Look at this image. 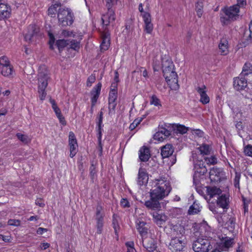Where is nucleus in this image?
<instances>
[{
  "label": "nucleus",
  "instance_id": "nucleus-3",
  "mask_svg": "<svg viewBox=\"0 0 252 252\" xmlns=\"http://www.w3.org/2000/svg\"><path fill=\"white\" fill-rule=\"evenodd\" d=\"M224 14L220 16V21L224 25L228 24L229 22L237 20L239 17V9L238 5H234L222 10Z\"/></svg>",
  "mask_w": 252,
  "mask_h": 252
},
{
  "label": "nucleus",
  "instance_id": "nucleus-60",
  "mask_svg": "<svg viewBox=\"0 0 252 252\" xmlns=\"http://www.w3.org/2000/svg\"><path fill=\"white\" fill-rule=\"evenodd\" d=\"M205 161L212 164H214L217 163V159L215 157H211V158H205Z\"/></svg>",
  "mask_w": 252,
  "mask_h": 252
},
{
  "label": "nucleus",
  "instance_id": "nucleus-14",
  "mask_svg": "<svg viewBox=\"0 0 252 252\" xmlns=\"http://www.w3.org/2000/svg\"><path fill=\"white\" fill-rule=\"evenodd\" d=\"M196 90L200 96V101L203 104H206L210 101V98L207 94V88L204 85L196 88Z\"/></svg>",
  "mask_w": 252,
  "mask_h": 252
},
{
  "label": "nucleus",
  "instance_id": "nucleus-40",
  "mask_svg": "<svg viewBox=\"0 0 252 252\" xmlns=\"http://www.w3.org/2000/svg\"><path fill=\"white\" fill-rule=\"evenodd\" d=\"M190 128L188 127H186L184 125H177L176 126V129L178 133L183 134L189 130Z\"/></svg>",
  "mask_w": 252,
  "mask_h": 252
},
{
  "label": "nucleus",
  "instance_id": "nucleus-63",
  "mask_svg": "<svg viewBox=\"0 0 252 252\" xmlns=\"http://www.w3.org/2000/svg\"><path fill=\"white\" fill-rule=\"evenodd\" d=\"M121 205L124 208L129 207L130 206L129 202L126 199H122L121 201Z\"/></svg>",
  "mask_w": 252,
  "mask_h": 252
},
{
  "label": "nucleus",
  "instance_id": "nucleus-58",
  "mask_svg": "<svg viewBox=\"0 0 252 252\" xmlns=\"http://www.w3.org/2000/svg\"><path fill=\"white\" fill-rule=\"evenodd\" d=\"M233 239L230 238L225 240L223 242V246L226 248L230 247L233 243Z\"/></svg>",
  "mask_w": 252,
  "mask_h": 252
},
{
  "label": "nucleus",
  "instance_id": "nucleus-15",
  "mask_svg": "<svg viewBox=\"0 0 252 252\" xmlns=\"http://www.w3.org/2000/svg\"><path fill=\"white\" fill-rule=\"evenodd\" d=\"M3 0H0V20L9 18L11 12L10 6L3 3Z\"/></svg>",
  "mask_w": 252,
  "mask_h": 252
},
{
  "label": "nucleus",
  "instance_id": "nucleus-41",
  "mask_svg": "<svg viewBox=\"0 0 252 252\" xmlns=\"http://www.w3.org/2000/svg\"><path fill=\"white\" fill-rule=\"evenodd\" d=\"M160 59L155 57L153 59V67L154 71H158L160 68L161 64Z\"/></svg>",
  "mask_w": 252,
  "mask_h": 252
},
{
  "label": "nucleus",
  "instance_id": "nucleus-6",
  "mask_svg": "<svg viewBox=\"0 0 252 252\" xmlns=\"http://www.w3.org/2000/svg\"><path fill=\"white\" fill-rule=\"evenodd\" d=\"M49 78L47 72L40 71L38 74V93L39 98L43 100L45 98L46 93L45 89L48 85V80Z\"/></svg>",
  "mask_w": 252,
  "mask_h": 252
},
{
  "label": "nucleus",
  "instance_id": "nucleus-19",
  "mask_svg": "<svg viewBox=\"0 0 252 252\" xmlns=\"http://www.w3.org/2000/svg\"><path fill=\"white\" fill-rule=\"evenodd\" d=\"M142 17L145 23V31L147 33H151L153 30V25L151 22V15L148 12L142 14Z\"/></svg>",
  "mask_w": 252,
  "mask_h": 252
},
{
  "label": "nucleus",
  "instance_id": "nucleus-43",
  "mask_svg": "<svg viewBox=\"0 0 252 252\" xmlns=\"http://www.w3.org/2000/svg\"><path fill=\"white\" fill-rule=\"evenodd\" d=\"M117 91H110L109 94L108 101H116L117 98Z\"/></svg>",
  "mask_w": 252,
  "mask_h": 252
},
{
  "label": "nucleus",
  "instance_id": "nucleus-61",
  "mask_svg": "<svg viewBox=\"0 0 252 252\" xmlns=\"http://www.w3.org/2000/svg\"><path fill=\"white\" fill-rule=\"evenodd\" d=\"M8 224L9 225L18 226L20 225V221L18 220H9L8 221Z\"/></svg>",
  "mask_w": 252,
  "mask_h": 252
},
{
  "label": "nucleus",
  "instance_id": "nucleus-54",
  "mask_svg": "<svg viewBox=\"0 0 252 252\" xmlns=\"http://www.w3.org/2000/svg\"><path fill=\"white\" fill-rule=\"evenodd\" d=\"M113 227L115 230V234L118 236V230L119 229V226L118 220L113 217Z\"/></svg>",
  "mask_w": 252,
  "mask_h": 252
},
{
  "label": "nucleus",
  "instance_id": "nucleus-46",
  "mask_svg": "<svg viewBox=\"0 0 252 252\" xmlns=\"http://www.w3.org/2000/svg\"><path fill=\"white\" fill-rule=\"evenodd\" d=\"M69 44L70 48L75 51L78 50L80 48V42L76 40H72Z\"/></svg>",
  "mask_w": 252,
  "mask_h": 252
},
{
  "label": "nucleus",
  "instance_id": "nucleus-11",
  "mask_svg": "<svg viewBox=\"0 0 252 252\" xmlns=\"http://www.w3.org/2000/svg\"><path fill=\"white\" fill-rule=\"evenodd\" d=\"M159 200L150 197V199L144 203V205L148 209L154 211H159L161 209V203Z\"/></svg>",
  "mask_w": 252,
  "mask_h": 252
},
{
  "label": "nucleus",
  "instance_id": "nucleus-21",
  "mask_svg": "<svg viewBox=\"0 0 252 252\" xmlns=\"http://www.w3.org/2000/svg\"><path fill=\"white\" fill-rule=\"evenodd\" d=\"M170 134L171 133L169 130L164 127H160L158 128V131L154 134V137L155 139L162 141Z\"/></svg>",
  "mask_w": 252,
  "mask_h": 252
},
{
  "label": "nucleus",
  "instance_id": "nucleus-2",
  "mask_svg": "<svg viewBox=\"0 0 252 252\" xmlns=\"http://www.w3.org/2000/svg\"><path fill=\"white\" fill-rule=\"evenodd\" d=\"M57 17L59 25L62 27L71 26L75 19L74 13L71 9L65 6L58 9Z\"/></svg>",
  "mask_w": 252,
  "mask_h": 252
},
{
  "label": "nucleus",
  "instance_id": "nucleus-50",
  "mask_svg": "<svg viewBox=\"0 0 252 252\" xmlns=\"http://www.w3.org/2000/svg\"><path fill=\"white\" fill-rule=\"evenodd\" d=\"M241 178V174L238 172L235 173V176L234 179V184L236 188L239 189V182Z\"/></svg>",
  "mask_w": 252,
  "mask_h": 252
},
{
  "label": "nucleus",
  "instance_id": "nucleus-28",
  "mask_svg": "<svg viewBox=\"0 0 252 252\" xmlns=\"http://www.w3.org/2000/svg\"><path fill=\"white\" fill-rule=\"evenodd\" d=\"M219 49L220 55L225 56L228 54V42L226 39L223 38L220 40Z\"/></svg>",
  "mask_w": 252,
  "mask_h": 252
},
{
  "label": "nucleus",
  "instance_id": "nucleus-44",
  "mask_svg": "<svg viewBox=\"0 0 252 252\" xmlns=\"http://www.w3.org/2000/svg\"><path fill=\"white\" fill-rule=\"evenodd\" d=\"M109 103V114L112 115L114 114L115 113V108L117 105V103L115 101L110 102L108 101Z\"/></svg>",
  "mask_w": 252,
  "mask_h": 252
},
{
  "label": "nucleus",
  "instance_id": "nucleus-8",
  "mask_svg": "<svg viewBox=\"0 0 252 252\" xmlns=\"http://www.w3.org/2000/svg\"><path fill=\"white\" fill-rule=\"evenodd\" d=\"M186 245L184 237H174L172 238L168 246L169 249L173 252H181Z\"/></svg>",
  "mask_w": 252,
  "mask_h": 252
},
{
  "label": "nucleus",
  "instance_id": "nucleus-33",
  "mask_svg": "<svg viewBox=\"0 0 252 252\" xmlns=\"http://www.w3.org/2000/svg\"><path fill=\"white\" fill-rule=\"evenodd\" d=\"M194 171L200 173L202 174H205L207 171V168L204 165V163L202 161H198L194 163Z\"/></svg>",
  "mask_w": 252,
  "mask_h": 252
},
{
  "label": "nucleus",
  "instance_id": "nucleus-48",
  "mask_svg": "<svg viewBox=\"0 0 252 252\" xmlns=\"http://www.w3.org/2000/svg\"><path fill=\"white\" fill-rule=\"evenodd\" d=\"M90 175L93 182L96 177V172L94 166L92 164L90 167Z\"/></svg>",
  "mask_w": 252,
  "mask_h": 252
},
{
  "label": "nucleus",
  "instance_id": "nucleus-32",
  "mask_svg": "<svg viewBox=\"0 0 252 252\" xmlns=\"http://www.w3.org/2000/svg\"><path fill=\"white\" fill-rule=\"evenodd\" d=\"M62 4L60 2H57L52 4L48 9V15L54 17L56 14L58 13V10L59 8L62 7Z\"/></svg>",
  "mask_w": 252,
  "mask_h": 252
},
{
  "label": "nucleus",
  "instance_id": "nucleus-9",
  "mask_svg": "<svg viewBox=\"0 0 252 252\" xmlns=\"http://www.w3.org/2000/svg\"><path fill=\"white\" fill-rule=\"evenodd\" d=\"M68 142L70 147V157L71 158H73L77 153L78 144L75 135L72 131H70L69 132Z\"/></svg>",
  "mask_w": 252,
  "mask_h": 252
},
{
  "label": "nucleus",
  "instance_id": "nucleus-31",
  "mask_svg": "<svg viewBox=\"0 0 252 252\" xmlns=\"http://www.w3.org/2000/svg\"><path fill=\"white\" fill-rule=\"evenodd\" d=\"M0 70L2 75L9 77L12 75L14 72L13 68L11 65L6 66H0Z\"/></svg>",
  "mask_w": 252,
  "mask_h": 252
},
{
  "label": "nucleus",
  "instance_id": "nucleus-51",
  "mask_svg": "<svg viewBox=\"0 0 252 252\" xmlns=\"http://www.w3.org/2000/svg\"><path fill=\"white\" fill-rule=\"evenodd\" d=\"M150 103L155 106H161L159 99L155 95H153L150 100Z\"/></svg>",
  "mask_w": 252,
  "mask_h": 252
},
{
  "label": "nucleus",
  "instance_id": "nucleus-23",
  "mask_svg": "<svg viewBox=\"0 0 252 252\" xmlns=\"http://www.w3.org/2000/svg\"><path fill=\"white\" fill-rule=\"evenodd\" d=\"M229 197L226 194L220 195L217 200V204L223 209H227L229 207Z\"/></svg>",
  "mask_w": 252,
  "mask_h": 252
},
{
  "label": "nucleus",
  "instance_id": "nucleus-49",
  "mask_svg": "<svg viewBox=\"0 0 252 252\" xmlns=\"http://www.w3.org/2000/svg\"><path fill=\"white\" fill-rule=\"evenodd\" d=\"M142 121V118L135 119L132 123H131L129 127L130 130H132L141 123Z\"/></svg>",
  "mask_w": 252,
  "mask_h": 252
},
{
  "label": "nucleus",
  "instance_id": "nucleus-29",
  "mask_svg": "<svg viewBox=\"0 0 252 252\" xmlns=\"http://www.w3.org/2000/svg\"><path fill=\"white\" fill-rule=\"evenodd\" d=\"M173 152L174 148L171 144H166L161 147V155L163 158H168L173 154Z\"/></svg>",
  "mask_w": 252,
  "mask_h": 252
},
{
  "label": "nucleus",
  "instance_id": "nucleus-7",
  "mask_svg": "<svg viewBox=\"0 0 252 252\" xmlns=\"http://www.w3.org/2000/svg\"><path fill=\"white\" fill-rule=\"evenodd\" d=\"M104 213L103 211V207L100 204L98 203L96 207V212L94 215V218L96 221L97 233L98 234L102 233L104 224Z\"/></svg>",
  "mask_w": 252,
  "mask_h": 252
},
{
  "label": "nucleus",
  "instance_id": "nucleus-53",
  "mask_svg": "<svg viewBox=\"0 0 252 252\" xmlns=\"http://www.w3.org/2000/svg\"><path fill=\"white\" fill-rule=\"evenodd\" d=\"M97 136L98 140H100L102 137V133L103 131V125H97Z\"/></svg>",
  "mask_w": 252,
  "mask_h": 252
},
{
  "label": "nucleus",
  "instance_id": "nucleus-16",
  "mask_svg": "<svg viewBox=\"0 0 252 252\" xmlns=\"http://www.w3.org/2000/svg\"><path fill=\"white\" fill-rule=\"evenodd\" d=\"M136 228L142 238L147 236L149 229L147 223L143 221L141 219H138L136 221Z\"/></svg>",
  "mask_w": 252,
  "mask_h": 252
},
{
  "label": "nucleus",
  "instance_id": "nucleus-57",
  "mask_svg": "<svg viewBox=\"0 0 252 252\" xmlns=\"http://www.w3.org/2000/svg\"><path fill=\"white\" fill-rule=\"evenodd\" d=\"M190 129L191 130L192 134L195 135H196L199 137H201L203 136L204 132L199 129H193L190 128Z\"/></svg>",
  "mask_w": 252,
  "mask_h": 252
},
{
  "label": "nucleus",
  "instance_id": "nucleus-18",
  "mask_svg": "<svg viewBox=\"0 0 252 252\" xmlns=\"http://www.w3.org/2000/svg\"><path fill=\"white\" fill-rule=\"evenodd\" d=\"M39 28L36 26L31 25L28 27V31L25 35V39L27 42L32 41V38L39 32Z\"/></svg>",
  "mask_w": 252,
  "mask_h": 252
},
{
  "label": "nucleus",
  "instance_id": "nucleus-30",
  "mask_svg": "<svg viewBox=\"0 0 252 252\" xmlns=\"http://www.w3.org/2000/svg\"><path fill=\"white\" fill-rule=\"evenodd\" d=\"M243 40L246 45L252 42V21L249 25V31L244 33Z\"/></svg>",
  "mask_w": 252,
  "mask_h": 252
},
{
  "label": "nucleus",
  "instance_id": "nucleus-56",
  "mask_svg": "<svg viewBox=\"0 0 252 252\" xmlns=\"http://www.w3.org/2000/svg\"><path fill=\"white\" fill-rule=\"evenodd\" d=\"M95 80V75L92 74L88 77V78L87 79V86L88 87H91L92 86V84L94 82Z\"/></svg>",
  "mask_w": 252,
  "mask_h": 252
},
{
  "label": "nucleus",
  "instance_id": "nucleus-17",
  "mask_svg": "<svg viewBox=\"0 0 252 252\" xmlns=\"http://www.w3.org/2000/svg\"><path fill=\"white\" fill-rule=\"evenodd\" d=\"M168 77L167 79H165L167 83L173 87L175 90L179 88V85L178 84V75L177 73L174 70L170 72L167 75Z\"/></svg>",
  "mask_w": 252,
  "mask_h": 252
},
{
  "label": "nucleus",
  "instance_id": "nucleus-10",
  "mask_svg": "<svg viewBox=\"0 0 252 252\" xmlns=\"http://www.w3.org/2000/svg\"><path fill=\"white\" fill-rule=\"evenodd\" d=\"M142 238V244L144 248L148 252H153L156 249L157 246L155 240L150 237L145 236Z\"/></svg>",
  "mask_w": 252,
  "mask_h": 252
},
{
  "label": "nucleus",
  "instance_id": "nucleus-26",
  "mask_svg": "<svg viewBox=\"0 0 252 252\" xmlns=\"http://www.w3.org/2000/svg\"><path fill=\"white\" fill-rule=\"evenodd\" d=\"M148 175L145 169L140 168L139 169L137 183L139 186H142L148 182Z\"/></svg>",
  "mask_w": 252,
  "mask_h": 252
},
{
  "label": "nucleus",
  "instance_id": "nucleus-37",
  "mask_svg": "<svg viewBox=\"0 0 252 252\" xmlns=\"http://www.w3.org/2000/svg\"><path fill=\"white\" fill-rule=\"evenodd\" d=\"M204 174H202L200 173H198L194 171V174L193 177V184L195 187H199L200 184L201 179L202 176Z\"/></svg>",
  "mask_w": 252,
  "mask_h": 252
},
{
  "label": "nucleus",
  "instance_id": "nucleus-52",
  "mask_svg": "<svg viewBox=\"0 0 252 252\" xmlns=\"http://www.w3.org/2000/svg\"><path fill=\"white\" fill-rule=\"evenodd\" d=\"M11 65L9 60L6 57L3 56L0 58V66H6Z\"/></svg>",
  "mask_w": 252,
  "mask_h": 252
},
{
  "label": "nucleus",
  "instance_id": "nucleus-13",
  "mask_svg": "<svg viewBox=\"0 0 252 252\" xmlns=\"http://www.w3.org/2000/svg\"><path fill=\"white\" fill-rule=\"evenodd\" d=\"M248 85L247 80L245 77L239 76L234 79L233 86L235 90L237 91L244 89Z\"/></svg>",
  "mask_w": 252,
  "mask_h": 252
},
{
  "label": "nucleus",
  "instance_id": "nucleus-38",
  "mask_svg": "<svg viewBox=\"0 0 252 252\" xmlns=\"http://www.w3.org/2000/svg\"><path fill=\"white\" fill-rule=\"evenodd\" d=\"M75 33L71 31L63 30L61 31L60 33V38L68 37H74Z\"/></svg>",
  "mask_w": 252,
  "mask_h": 252
},
{
  "label": "nucleus",
  "instance_id": "nucleus-62",
  "mask_svg": "<svg viewBox=\"0 0 252 252\" xmlns=\"http://www.w3.org/2000/svg\"><path fill=\"white\" fill-rule=\"evenodd\" d=\"M103 112L102 111H100L98 113V117H97V125H103L102 120H103Z\"/></svg>",
  "mask_w": 252,
  "mask_h": 252
},
{
  "label": "nucleus",
  "instance_id": "nucleus-47",
  "mask_svg": "<svg viewBox=\"0 0 252 252\" xmlns=\"http://www.w3.org/2000/svg\"><path fill=\"white\" fill-rule=\"evenodd\" d=\"M110 34L108 32H103L102 34V42L110 45Z\"/></svg>",
  "mask_w": 252,
  "mask_h": 252
},
{
  "label": "nucleus",
  "instance_id": "nucleus-64",
  "mask_svg": "<svg viewBox=\"0 0 252 252\" xmlns=\"http://www.w3.org/2000/svg\"><path fill=\"white\" fill-rule=\"evenodd\" d=\"M97 149L99 152V155L100 156L102 153L103 145L101 143V139L98 140V147Z\"/></svg>",
  "mask_w": 252,
  "mask_h": 252
},
{
  "label": "nucleus",
  "instance_id": "nucleus-1",
  "mask_svg": "<svg viewBox=\"0 0 252 252\" xmlns=\"http://www.w3.org/2000/svg\"><path fill=\"white\" fill-rule=\"evenodd\" d=\"M154 184L155 185L150 191V197L161 200L168 195L171 190L168 182L164 179H156Z\"/></svg>",
  "mask_w": 252,
  "mask_h": 252
},
{
  "label": "nucleus",
  "instance_id": "nucleus-4",
  "mask_svg": "<svg viewBox=\"0 0 252 252\" xmlns=\"http://www.w3.org/2000/svg\"><path fill=\"white\" fill-rule=\"evenodd\" d=\"M214 241L208 238H199L194 241L192 249L195 252H209L213 249Z\"/></svg>",
  "mask_w": 252,
  "mask_h": 252
},
{
  "label": "nucleus",
  "instance_id": "nucleus-22",
  "mask_svg": "<svg viewBox=\"0 0 252 252\" xmlns=\"http://www.w3.org/2000/svg\"><path fill=\"white\" fill-rule=\"evenodd\" d=\"M154 222L159 227H161L167 220V217L164 214L154 212L152 214Z\"/></svg>",
  "mask_w": 252,
  "mask_h": 252
},
{
  "label": "nucleus",
  "instance_id": "nucleus-5",
  "mask_svg": "<svg viewBox=\"0 0 252 252\" xmlns=\"http://www.w3.org/2000/svg\"><path fill=\"white\" fill-rule=\"evenodd\" d=\"M107 7V12L102 15L101 20L103 25L107 26L115 20V14L113 8L118 3V0H105Z\"/></svg>",
  "mask_w": 252,
  "mask_h": 252
},
{
  "label": "nucleus",
  "instance_id": "nucleus-24",
  "mask_svg": "<svg viewBox=\"0 0 252 252\" xmlns=\"http://www.w3.org/2000/svg\"><path fill=\"white\" fill-rule=\"evenodd\" d=\"M221 190L216 187H206L207 195L209 197V199L214 197L217 198L221 194Z\"/></svg>",
  "mask_w": 252,
  "mask_h": 252
},
{
  "label": "nucleus",
  "instance_id": "nucleus-55",
  "mask_svg": "<svg viewBox=\"0 0 252 252\" xmlns=\"http://www.w3.org/2000/svg\"><path fill=\"white\" fill-rule=\"evenodd\" d=\"M244 152L246 155L252 157V146L250 145L247 146L244 148Z\"/></svg>",
  "mask_w": 252,
  "mask_h": 252
},
{
  "label": "nucleus",
  "instance_id": "nucleus-36",
  "mask_svg": "<svg viewBox=\"0 0 252 252\" xmlns=\"http://www.w3.org/2000/svg\"><path fill=\"white\" fill-rule=\"evenodd\" d=\"M200 211V207L198 204L194 201L193 204L190 206L188 213L189 215L197 214Z\"/></svg>",
  "mask_w": 252,
  "mask_h": 252
},
{
  "label": "nucleus",
  "instance_id": "nucleus-42",
  "mask_svg": "<svg viewBox=\"0 0 252 252\" xmlns=\"http://www.w3.org/2000/svg\"><path fill=\"white\" fill-rule=\"evenodd\" d=\"M202 8L203 4L201 2H197L195 4V10L196 11L197 15L199 18H200L202 15Z\"/></svg>",
  "mask_w": 252,
  "mask_h": 252
},
{
  "label": "nucleus",
  "instance_id": "nucleus-35",
  "mask_svg": "<svg viewBox=\"0 0 252 252\" xmlns=\"http://www.w3.org/2000/svg\"><path fill=\"white\" fill-rule=\"evenodd\" d=\"M198 149L200 154L203 155H209L211 150L210 146L206 144H202Z\"/></svg>",
  "mask_w": 252,
  "mask_h": 252
},
{
  "label": "nucleus",
  "instance_id": "nucleus-27",
  "mask_svg": "<svg viewBox=\"0 0 252 252\" xmlns=\"http://www.w3.org/2000/svg\"><path fill=\"white\" fill-rule=\"evenodd\" d=\"M139 158L141 161H147L151 157L150 150L146 147H142L139 151Z\"/></svg>",
  "mask_w": 252,
  "mask_h": 252
},
{
  "label": "nucleus",
  "instance_id": "nucleus-45",
  "mask_svg": "<svg viewBox=\"0 0 252 252\" xmlns=\"http://www.w3.org/2000/svg\"><path fill=\"white\" fill-rule=\"evenodd\" d=\"M57 45L59 49L60 50L61 48H63L69 44L68 41L64 39H60L57 41Z\"/></svg>",
  "mask_w": 252,
  "mask_h": 252
},
{
  "label": "nucleus",
  "instance_id": "nucleus-20",
  "mask_svg": "<svg viewBox=\"0 0 252 252\" xmlns=\"http://www.w3.org/2000/svg\"><path fill=\"white\" fill-rule=\"evenodd\" d=\"M101 86L102 85L101 83L99 82L97 83V84L94 87L91 92V102H92V106H94L97 102V99L100 94Z\"/></svg>",
  "mask_w": 252,
  "mask_h": 252
},
{
  "label": "nucleus",
  "instance_id": "nucleus-39",
  "mask_svg": "<svg viewBox=\"0 0 252 252\" xmlns=\"http://www.w3.org/2000/svg\"><path fill=\"white\" fill-rule=\"evenodd\" d=\"M16 136L18 139L24 144H28L31 141V139L26 135L18 133H17Z\"/></svg>",
  "mask_w": 252,
  "mask_h": 252
},
{
  "label": "nucleus",
  "instance_id": "nucleus-12",
  "mask_svg": "<svg viewBox=\"0 0 252 252\" xmlns=\"http://www.w3.org/2000/svg\"><path fill=\"white\" fill-rule=\"evenodd\" d=\"M223 175V172L220 168H213L209 172V178L211 182H220Z\"/></svg>",
  "mask_w": 252,
  "mask_h": 252
},
{
  "label": "nucleus",
  "instance_id": "nucleus-59",
  "mask_svg": "<svg viewBox=\"0 0 252 252\" xmlns=\"http://www.w3.org/2000/svg\"><path fill=\"white\" fill-rule=\"evenodd\" d=\"M171 212V215L173 217H175L176 215L181 214L182 213V210L180 208H173L170 210Z\"/></svg>",
  "mask_w": 252,
  "mask_h": 252
},
{
  "label": "nucleus",
  "instance_id": "nucleus-34",
  "mask_svg": "<svg viewBox=\"0 0 252 252\" xmlns=\"http://www.w3.org/2000/svg\"><path fill=\"white\" fill-rule=\"evenodd\" d=\"M252 73V65L250 63H246L243 67L242 71L240 75L245 77Z\"/></svg>",
  "mask_w": 252,
  "mask_h": 252
},
{
  "label": "nucleus",
  "instance_id": "nucleus-25",
  "mask_svg": "<svg viewBox=\"0 0 252 252\" xmlns=\"http://www.w3.org/2000/svg\"><path fill=\"white\" fill-rule=\"evenodd\" d=\"M174 66L173 63L170 60H167L163 62L162 72L165 79H167L168 73L174 71Z\"/></svg>",
  "mask_w": 252,
  "mask_h": 252
}]
</instances>
